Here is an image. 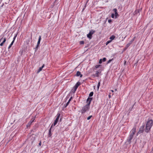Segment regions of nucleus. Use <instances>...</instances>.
<instances>
[{
    "instance_id": "obj_1",
    "label": "nucleus",
    "mask_w": 153,
    "mask_h": 153,
    "mask_svg": "<svg viewBox=\"0 0 153 153\" xmlns=\"http://www.w3.org/2000/svg\"><path fill=\"white\" fill-rule=\"evenodd\" d=\"M153 125V120H150L147 122L146 128L145 129V131L148 133L150 131V129Z\"/></svg>"
},
{
    "instance_id": "obj_2",
    "label": "nucleus",
    "mask_w": 153,
    "mask_h": 153,
    "mask_svg": "<svg viewBox=\"0 0 153 153\" xmlns=\"http://www.w3.org/2000/svg\"><path fill=\"white\" fill-rule=\"evenodd\" d=\"M136 131V128L135 127H134L133 129L131 130L129 135L128 137L127 141L130 143L131 142V140L132 139L134 135V134L135 133Z\"/></svg>"
},
{
    "instance_id": "obj_3",
    "label": "nucleus",
    "mask_w": 153,
    "mask_h": 153,
    "mask_svg": "<svg viewBox=\"0 0 153 153\" xmlns=\"http://www.w3.org/2000/svg\"><path fill=\"white\" fill-rule=\"evenodd\" d=\"M90 105L86 104L82 108V109L81 110L80 112L82 114L84 113L85 112L88 111Z\"/></svg>"
},
{
    "instance_id": "obj_4",
    "label": "nucleus",
    "mask_w": 153,
    "mask_h": 153,
    "mask_svg": "<svg viewBox=\"0 0 153 153\" xmlns=\"http://www.w3.org/2000/svg\"><path fill=\"white\" fill-rule=\"evenodd\" d=\"M95 30H91L90 31L89 33L87 35V37L89 39H91L92 38V35L93 34L95 33Z\"/></svg>"
},
{
    "instance_id": "obj_5",
    "label": "nucleus",
    "mask_w": 153,
    "mask_h": 153,
    "mask_svg": "<svg viewBox=\"0 0 153 153\" xmlns=\"http://www.w3.org/2000/svg\"><path fill=\"white\" fill-rule=\"evenodd\" d=\"M60 114L59 113H58L56 116V118L55 120L54 121V122L53 124L52 125H53V126H55L56 125V124L57 123L58 120L59 119L60 116Z\"/></svg>"
},
{
    "instance_id": "obj_6",
    "label": "nucleus",
    "mask_w": 153,
    "mask_h": 153,
    "mask_svg": "<svg viewBox=\"0 0 153 153\" xmlns=\"http://www.w3.org/2000/svg\"><path fill=\"white\" fill-rule=\"evenodd\" d=\"M144 125H143L140 127L139 129V131L137 133V136L138 134L142 133L143 132L144 130H145V129H144Z\"/></svg>"
},
{
    "instance_id": "obj_7",
    "label": "nucleus",
    "mask_w": 153,
    "mask_h": 153,
    "mask_svg": "<svg viewBox=\"0 0 153 153\" xmlns=\"http://www.w3.org/2000/svg\"><path fill=\"white\" fill-rule=\"evenodd\" d=\"M41 39V36H39V39H38V42L37 43V45L36 47L35 48L36 50H37L38 47H39Z\"/></svg>"
},
{
    "instance_id": "obj_8",
    "label": "nucleus",
    "mask_w": 153,
    "mask_h": 153,
    "mask_svg": "<svg viewBox=\"0 0 153 153\" xmlns=\"http://www.w3.org/2000/svg\"><path fill=\"white\" fill-rule=\"evenodd\" d=\"M92 98L88 97L87 100V102H88L87 105H90L91 103V101L92 100Z\"/></svg>"
},
{
    "instance_id": "obj_9",
    "label": "nucleus",
    "mask_w": 153,
    "mask_h": 153,
    "mask_svg": "<svg viewBox=\"0 0 153 153\" xmlns=\"http://www.w3.org/2000/svg\"><path fill=\"white\" fill-rule=\"evenodd\" d=\"M34 118H32L31 120L28 122L27 125V126H29L31 125V123L33 122Z\"/></svg>"
},
{
    "instance_id": "obj_10",
    "label": "nucleus",
    "mask_w": 153,
    "mask_h": 153,
    "mask_svg": "<svg viewBox=\"0 0 153 153\" xmlns=\"http://www.w3.org/2000/svg\"><path fill=\"white\" fill-rule=\"evenodd\" d=\"M76 75V76H80V77H82V75L81 74L80 72L79 71H78L77 72Z\"/></svg>"
},
{
    "instance_id": "obj_11",
    "label": "nucleus",
    "mask_w": 153,
    "mask_h": 153,
    "mask_svg": "<svg viewBox=\"0 0 153 153\" xmlns=\"http://www.w3.org/2000/svg\"><path fill=\"white\" fill-rule=\"evenodd\" d=\"M53 126V125H52L51 127V128H50V129L49 130V137H51V135H52V134H51V128Z\"/></svg>"
},
{
    "instance_id": "obj_12",
    "label": "nucleus",
    "mask_w": 153,
    "mask_h": 153,
    "mask_svg": "<svg viewBox=\"0 0 153 153\" xmlns=\"http://www.w3.org/2000/svg\"><path fill=\"white\" fill-rule=\"evenodd\" d=\"M72 98V97H71V98L69 99V100H68V102L66 104V105H65V107H66L68 105L69 102H70V101H71V100Z\"/></svg>"
},
{
    "instance_id": "obj_13",
    "label": "nucleus",
    "mask_w": 153,
    "mask_h": 153,
    "mask_svg": "<svg viewBox=\"0 0 153 153\" xmlns=\"http://www.w3.org/2000/svg\"><path fill=\"white\" fill-rule=\"evenodd\" d=\"M115 36L114 35H112L111 36L110 38V39H111L110 40H111V41L112 40L114 39L115 38Z\"/></svg>"
},
{
    "instance_id": "obj_14",
    "label": "nucleus",
    "mask_w": 153,
    "mask_h": 153,
    "mask_svg": "<svg viewBox=\"0 0 153 153\" xmlns=\"http://www.w3.org/2000/svg\"><path fill=\"white\" fill-rule=\"evenodd\" d=\"M99 74H100L98 72V71H96L94 76L98 77H99Z\"/></svg>"
},
{
    "instance_id": "obj_15",
    "label": "nucleus",
    "mask_w": 153,
    "mask_h": 153,
    "mask_svg": "<svg viewBox=\"0 0 153 153\" xmlns=\"http://www.w3.org/2000/svg\"><path fill=\"white\" fill-rule=\"evenodd\" d=\"M114 15H115V19L117 18L119 16L117 13H114Z\"/></svg>"
},
{
    "instance_id": "obj_16",
    "label": "nucleus",
    "mask_w": 153,
    "mask_h": 153,
    "mask_svg": "<svg viewBox=\"0 0 153 153\" xmlns=\"http://www.w3.org/2000/svg\"><path fill=\"white\" fill-rule=\"evenodd\" d=\"M80 84H81L80 82H78L76 83L75 85L78 87L80 85Z\"/></svg>"
},
{
    "instance_id": "obj_17",
    "label": "nucleus",
    "mask_w": 153,
    "mask_h": 153,
    "mask_svg": "<svg viewBox=\"0 0 153 153\" xmlns=\"http://www.w3.org/2000/svg\"><path fill=\"white\" fill-rule=\"evenodd\" d=\"M94 94V92H91L89 94V97H91L93 96Z\"/></svg>"
},
{
    "instance_id": "obj_18",
    "label": "nucleus",
    "mask_w": 153,
    "mask_h": 153,
    "mask_svg": "<svg viewBox=\"0 0 153 153\" xmlns=\"http://www.w3.org/2000/svg\"><path fill=\"white\" fill-rule=\"evenodd\" d=\"M17 36V34H15V36H14V37H13V40L12 41H13V42H14L15 40V39H16V37Z\"/></svg>"
},
{
    "instance_id": "obj_19",
    "label": "nucleus",
    "mask_w": 153,
    "mask_h": 153,
    "mask_svg": "<svg viewBox=\"0 0 153 153\" xmlns=\"http://www.w3.org/2000/svg\"><path fill=\"white\" fill-rule=\"evenodd\" d=\"M111 40H109V41H107L106 43H105V44L106 45H108L109 43H110L111 42Z\"/></svg>"
},
{
    "instance_id": "obj_20",
    "label": "nucleus",
    "mask_w": 153,
    "mask_h": 153,
    "mask_svg": "<svg viewBox=\"0 0 153 153\" xmlns=\"http://www.w3.org/2000/svg\"><path fill=\"white\" fill-rule=\"evenodd\" d=\"M101 66V65H97L95 66V68H97Z\"/></svg>"
},
{
    "instance_id": "obj_21",
    "label": "nucleus",
    "mask_w": 153,
    "mask_h": 153,
    "mask_svg": "<svg viewBox=\"0 0 153 153\" xmlns=\"http://www.w3.org/2000/svg\"><path fill=\"white\" fill-rule=\"evenodd\" d=\"M100 82L99 81L98 82V84L97 86V88L98 89H99V87L100 86Z\"/></svg>"
},
{
    "instance_id": "obj_22",
    "label": "nucleus",
    "mask_w": 153,
    "mask_h": 153,
    "mask_svg": "<svg viewBox=\"0 0 153 153\" xmlns=\"http://www.w3.org/2000/svg\"><path fill=\"white\" fill-rule=\"evenodd\" d=\"M111 17L112 18H114L115 17V15L114 13H112L111 15Z\"/></svg>"
},
{
    "instance_id": "obj_23",
    "label": "nucleus",
    "mask_w": 153,
    "mask_h": 153,
    "mask_svg": "<svg viewBox=\"0 0 153 153\" xmlns=\"http://www.w3.org/2000/svg\"><path fill=\"white\" fill-rule=\"evenodd\" d=\"M42 68L41 67H40L39 68V69L38 70V71L37 72V73H39V72H40V71H41L42 70Z\"/></svg>"
},
{
    "instance_id": "obj_24",
    "label": "nucleus",
    "mask_w": 153,
    "mask_h": 153,
    "mask_svg": "<svg viewBox=\"0 0 153 153\" xmlns=\"http://www.w3.org/2000/svg\"><path fill=\"white\" fill-rule=\"evenodd\" d=\"M84 42L83 41H80L79 42L80 44V45L83 44H84Z\"/></svg>"
},
{
    "instance_id": "obj_25",
    "label": "nucleus",
    "mask_w": 153,
    "mask_h": 153,
    "mask_svg": "<svg viewBox=\"0 0 153 153\" xmlns=\"http://www.w3.org/2000/svg\"><path fill=\"white\" fill-rule=\"evenodd\" d=\"M113 10L114 12V13H117V10L116 9L114 8Z\"/></svg>"
},
{
    "instance_id": "obj_26",
    "label": "nucleus",
    "mask_w": 153,
    "mask_h": 153,
    "mask_svg": "<svg viewBox=\"0 0 153 153\" xmlns=\"http://www.w3.org/2000/svg\"><path fill=\"white\" fill-rule=\"evenodd\" d=\"M102 59V62H105V61H106V59L105 58H103Z\"/></svg>"
},
{
    "instance_id": "obj_27",
    "label": "nucleus",
    "mask_w": 153,
    "mask_h": 153,
    "mask_svg": "<svg viewBox=\"0 0 153 153\" xmlns=\"http://www.w3.org/2000/svg\"><path fill=\"white\" fill-rule=\"evenodd\" d=\"M92 117V115H91V116H89L88 117H87V119L88 120H90V119Z\"/></svg>"
},
{
    "instance_id": "obj_28",
    "label": "nucleus",
    "mask_w": 153,
    "mask_h": 153,
    "mask_svg": "<svg viewBox=\"0 0 153 153\" xmlns=\"http://www.w3.org/2000/svg\"><path fill=\"white\" fill-rule=\"evenodd\" d=\"M102 59H100L99 61V64H101L102 63Z\"/></svg>"
},
{
    "instance_id": "obj_29",
    "label": "nucleus",
    "mask_w": 153,
    "mask_h": 153,
    "mask_svg": "<svg viewBox=\"0 0 153 153\" xmlns=\"http://www.w3.org/2000/svg\"><path fill=\"white\" fill-rule=\"evenodd\" d=\"M102 71V70L101 69H99L98 71H98V72L100 73V74L101 71Z\"/></svg>"
},
{
    "instance_id": "obj_30",
    "label": "nucleus",
    "mask_w": 153,
    "mask_h": 153,
    "mask_svg": "<svg viewBox=\"0 0 153 153\" xmlns=\"http://www.w3.org/2000/svg\"><path fill=\"white\" fill-rule=\"evenodd\" d=\"M112 60V59H110L107 62V64H108L110 63Z\"/></svg>"
},
{
    "instance_id": "obj_31",
    "label": "nucleus",
    "mask_w": 153,
    "mask_h": 153,
    "mask_svg": "<svg viewBox=\"0 0 153 153\" xmlns=\"http://www.w3.org/2000/svg\"><path fill=\"white\" fill-rule=\"evenodd\" d=\"M6 38H4V40H3V41L2 42L4 43L6 42Z\"/></svg>"
},
{
    "instance_id": "obj_32",
    "label": "nucleus",
    "mask_w": 153,
    "mask_h": 153,
    "mask_svg": "<svg viewBox=\"0 0 153 153\" xmlns=\"http://www.w3.org/2000/svg\"><path fill=\"white\" fill-rule=\"evenodd\" d=\"M76 89H77L76 88H74H74L73 89V91H74V92H75L76 91Z\"/></svg>"
},
{
    "instance_id": "obj_33",
    "label": "nucleus",
    "mask_w": 153,
    "mask_h": 153,
    "mask_svg": "<svg viewBox=\"0 0 153 153\" xmlns=\"http://www.w3.org/2000/svg\"><path fill=\"white\" fill-rule=\"evenodd\" d=\"M14 42H13V41H12V42H11V43L10 44V46H12L13 45Z\"/></svg>"
},
{
    "instance_id": "obj_34",
    "label": "nucleus",
    "mask_w": 153,
    "mask_h": 153,
    "mask_svg": "<svg viewBox=\"0 0 153 153\" xmlns=\"http://www.w3.org/2000/svg\"><path fill=\"white\" fill-rule=\"evenodd\" d=\"M134 38L133 39L130 41V44H131L134 40Z\"/></svg>"
},
{
    "instance_id": "obj_35",
    "label": "nucleus",
    "mask_w": 153,
    "mask_h": 153,
    "mask_svg": "<svg viewBox=\"0 0 153 153\" xmlns=\"http://www.w3.org/2000/svg\"><path fill=\"white\" fill-rule=\"evenodd\" d=\"M135 13H136H136H137H137H139V11H138V10H135Z\"/></svg>"
},
{
    "instance_id": "obj_36",
    "label": "nucleus",
    "mask_w": 153,
    "mask_h": 153,
    "mask_svg": "<svg viewBox=\"0 0 153 153\" xmlns=\"http://www.w3.org/2000/svg\"><path fill=\"white\" fill-rule=\"evenodd\" d=\"M108 22L109 23H110L111 22V19H109L108 21Z\"/></svg>"
},
{
    "instance_id": "obj_37",
    "label": "nucleus",
    "mask_w": 153,
    "mask_h": 153,
    "mask_svg": "<svg viewBox=\"0 0 153 153\" xmlns=\"http://www.w3.org/2000/svg\"><path fill=\"white\" fill-rule=\"evenodd\" d=\"M4 44V43H3L2 42H1L0 44V45L1 46H2Z\"/></svg>"
},
{
    "instance_id": "obj_38",
    "label": "nucleus",
    "mask_w": 153,
    "mask_h": 153,
    "mask_svg": "<svg viewBox=\"0 0 153 153\" xmlns=\"http://www.w3.org/2000/svg\"><path fill=\"white\" fill-rule=\"evenodd\" d=\"M44 66H45V65L43 64L42 66L41 67L42 68H43L44 67Z\"/></svg>"
},
{
    "instance_id": "obj_39",
    "label": "nucleus",
    "mask_w": 153,
    "mask_h": 153,
    "mask_svg": "<svg viewBox=\"0 0 153 153\" xmlns=\"http://www.w3.org/2000/svg\"><path fill=\"white\" fill-rule=\"evenodd\" d=\"M39 145L40 146H41V142L39 143Z\"/></svg>"
},
{
    "instance_id": "obj_40",
    "label": "nucleus",
    "mask_w": 153,
    "mask_h": 153,
    "mask_svg": "<svg viewBox=\"0 0 153 153\" xmlns=\"http://www.w3.org/2000/svg\"><path fill=\"white\" fill-rule=\"evenodd\" d=\"M78 87H77V86H76L75 85L74 86V88H76V89H77Z\"/></svg>"
},
{
    "instance_id": "obj_41",
    "label": "nucleus",
    "mask_w": 153,
    "mask_h": 153,
    "mask_svg": "<svg viewBox=\"0 0 153 153\" xmlns=\"http://www.w3.org/2000/svg\"><path fill=\"white\" fill-rule=\"evenodd\" d=\"M11 46H10V45L9 46V47H8V48L9 49H10L11 47Z\"/></svg>"
},
{
    "instance_id": "obj_42",
    "label": "nucleus",
    "mask_w": 153,
    "mask_h": 153,
    "mask_svg": "<svg viewBox=\"0 0 153 153\" xmlns=\"http://www.w3.org/2000/svg\"><path fill=\"white\" fill-rule=\"evenodd\" d=\"M126 61H125L124 64L125 65L126 63Z\"/></svg>"
},
{
    "instance_id": "obj_43",
    "label": "nucleus",
    "mask_w": 153,
    "mask_h": 153,
    "mask_svg": "<svg viewBox=\"0 0 153 153\" xmlns=\"http://www.w3.org/2000/svg\"><path fill=\"white\" fill-rule=\"evenodd\" d=\"M111 91L112 92H114V91L113 90H111Z\"/></svg>"
},
{
    "instance_id": "obj_44",
    "label": "nucleus",
    "mask_w": 153,
    "mask_h": 153,
    "mask_svg": "<svg viewBox=\"0 0 153 153\" xmlns=\"http://www.w3.org/2000/svg\"><path fill=\"white\" fill-rule=\"evenodd\" d=\"M3 39V38H2L0 39V42H1V40Z\"/></svg>"
},
{
    "instance_id": "obj_45",
    "label": "nucleus",
    "mask_w": 153,
    "mask_h": 153,
    "mask_svg": "<svg viewBox=\"0 0 153 153\" xmlns=\"http://www.w3.org/2000/svg\"><path fill=\"white\" fill-rule=\"evenodd\" d=\"M109 97H111V96L110 95H109Z\"/></svg>"
},
{
    "instance_id": "obj_46",
    "label": "nucleus",
    "mask_w": 153,
    "mask_h": 153,
    "mask_svg": "<svg viewBox=\"0 0 153 153\" xmlns=\"http://www.w3.org/2000/svg\"><path fill=\"white\" fill-rule=\"evenodd\" d=\"M115 91H117V89H115Z\"/></svg>"
}]
</instances>
